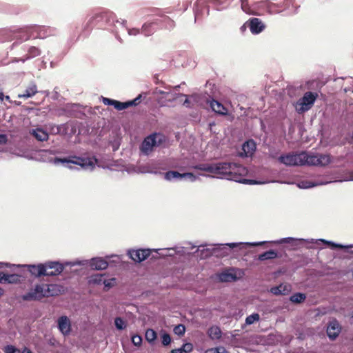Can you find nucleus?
Returning a JSON list of instances; mask_svg holds the SVG:
<instances>
[{"instance_id": "obj_1", "label": "nucleus", "mask_w": 353, "mask_h": 353, "mask_svg": "<svg viewBox=\"0 0 353 353\" xmlns=\"http://www.w3.org/2000/svg\"><path fill=\"white\" fill-rule=\"evenodd\" d=\"M238 164L234 163L220 162L216 163H201L194 167V169L205 171L211 174H219L228 179L239 181V176L234 170L239 168Z\"/></svg>"}, {"instance_id": "obj_2", "label": "nucleus", "mask_w": 353, "mask_h": 353, "mask_svg": "<svg viewBox=\"0 0 353 353\" xmlns=\"http://www.w3.org/2000/svg\"><path fill=\"white\" fill-rule=\"evenodd\" d=\"M57 288L55 285L40 284L37 285L34 289L22 296L23 301H39L43 297L54 296L53 291Z\"/></svg>"}, {"instance_id": "obj_3", "label": "nucleus", "mask_w": 353, "mask_h": 353, "mask_svg": "<svg viewBox=\"0 0 353 353\" xmlns=\"http://www.w3.org/2000/svg\"><path fill=\"white\" fill-rule=\"evenodd\" d=\"M302 154H304V157H302L303 165L325 166L331 161V158L329 154H309L305 152H302Z\"/></svg>"}, {"instance_id": "obj_4", "label": "nucleus", "mask_w": 353, "mask_h": 353, "mask_svg": "<svg viewBox=\"0 0 353 353\" xmlns=\"http://www.w3.org/2000/svg\"><path fill=\"white\" fill-rule=\"evenodd\" d=\"M317 93L307 92L304 94L296 103L295 109L299 114H303L308 111L314 105L316 98Z\"/></svg>"}, {"instance_id": "obj_5", "label": "nucleus", "mask_w": 353, "mask_h": 353, "mask_svg": "<svg viewBox=\"0 0 353 353\" xmlns=\"http://www.w3.org/2000/svg\"><path fill=\"white\" fill-rule=\"evenodd\" d=\"M71 159L68 158H56L55 162H61V163H71L73 164H76L80 165L83 168H93L94 166V163L97 162V159L95 157L93 158H81L79 157L74 156Z\"/></svg>"}, {"instance_id": "obj_6", "label": "nucleus", "mask_w": 353, "mask_h": 353, "mask_svg": "<svg viewBox=\"0 0 353 353\" xmlns=\"http://www.w3.org/2000/svg\"><path fill=\"white\" fill-rule=\"evenodd\" d=\"M302 152L298 154L288 153L285 155H281L278 158V161L287 166H298L303 165Z\"/></svg>"}, {"instance_id": "obj_7", "label": "nucleus", "mask_w": 353, "mask_h": 353, "mask_svg": "<svg viewBox=\"0 0 353 353\" xmlns=\"http://www.w3.org/2000/svg\"><path fill=\"white\" fill-rule=\"evenodd\" d=\"M152 251L155 250L150 249H138L129 251L130 257L135 262H141L148 259Z\"/></svg>"}, {"instance_id": "obj_8", "label": "nucleus", "mask_w": 353, "mask_h": 353, "mask_svg": "<svg viewBox=\"0 0 353 353\" xmlns=\"http://www.w3.org/2000/svg\"><path fill=\"white\" fill-rule=\"evenodd\" d=\"M46 271L45 273L46 276H56L61 274L64 267L63 265L57 261H48L43 264Z\"/></svg>"}, {"instance_id": "obj_9", "label": "nucleus", "mask_w": 353, "mask_h": 353, "mask_svg": "<svg viewBox=\"0 0 353 353\" xmlns=\"http://www.w3.org/2000/svg\"><path fill=\"white\" fill-rule=\"evenodd\" d=\"M247 23L251 32L254 34H259L265 28L264 23L259 18H251L247 21Z\"/></svg>"}, {"instance_id": "obj_10", "label": "nucleus", "mask_w": 353, "mask_h": 353, "mask_svg": "<svg viewBox=\"0 0 353 353\" xmlns=\"http://www.w3.org/2000/svg\"><path fill=\"white\" fill-rule=\"evenodd\" d=\"M142 94H139L132 101H128L126 102H121L117 100H114V107L117 110H123L130 106H137L141 101Z\"/></svg>"}, {"instance_id": "obj_11", "label": "nucleus", "mask_w": 353, "mask_h": 353, "mask_svg": "<svg viewBox=\"0 0 353 353\" xmlns=\"http://www.w3.org/2000/svg\"><path fill=\"white\" fill-rule=\"evenodd\" d=\"M341 332L339 322L334 319L330 322L327 327V334L330 339H335Z\"/></svg>"}, {"instance_id": "obj_12", "label": "nucleus", "mask_w": 353, "mask_h": 353, "mask_svg": "<svg viewBox=\"0 0 353 353\" xmlns=\"http://www.w3.org/2000/svg\"><path fill=\"white\" fill-rule=\"evenodd\" d=\"M164 177L166 180L170 181L174 178H189L192 181L196 180V177L194 174L191 172L183 173L181 174L177 171H168L165 173Z\"/></svg>"}, {"instance_id": "obj_13", "label": "nucleus", "mask_w": 353, "mask_h": 353, "mask_svg": "<svg viewBox=\"0 0 353 353\" xmlns=\"http://www.w3.org/2000/svg\"><path fill=\"white\" fill-rule=\"evenodd\" d=\"M155 146V141L154 137L150 135L145 138L143 141L142 142L140 150L141 151L145 154H148L150 152L152 151L153 148Z\"/></svg>"}, {"instance_id": "obj_14", "label": "nucleus", "mask_w": 353, "mask_h": 353, "mask_svg": "<svg viewBox=\"0 0 353 353\" xmlns=\"http://www.w3.org/2000/svg\"><path fill=\"white\" fill-rule=\"evenodd\" d=\"M58 327L64 335H67L70 332L71 324L66 316H62L58 319Z\"/></svg>"}, {"instance_id": "obj_15", "label": "nucleus", "mask_w": 353, "mask_h": 353, "mask_svg": "<svg viewBox=\"0 0 353 353\" xmlns=\"http://www.w3.org/2000/svg\"><path fill=\"white\" fill-rule=\"evenodd\" d=\"M38 92V88L35 82L28 83L24 92L18 94V98L28 99L34 96Z\"/></svg>"}, {"instance_id": "obj_16", "label": "nucleus", "mask_w": 353, "mask_h": 353, "mask_svg": "<svg viewBox=\"0 0 353 353\" xmlns=\"http://www.w3.org/2000/svg\"><path fill=\"white\" fill-rule=\"evenodd\" d=\"M34 27H27L25 28L19 29L18 31H14L12 32V37L11 39H17L23 41H27L30 38V29Z\"/></svg>"}, {"instance_id": "obj_17", "label": "nucleus", "mask_w": 353, "mask_h": 353, "mask_svg": "<svg viewBox=\"0 0 353 353\" xmlns=\"http://www.w3.org/2000/svg\"><path fill=\"white\" fill-rule=\"evenodd\" d=\"M208 103H210V108L214 112L221 115H226L228 114V109L218 101L212 99L208 101Z\"/></svg>"}, {"instance_id": "obj_18", "label": "nucleus", "mask_w": 353, "mask_h": 353, "mask_svg": "<svg viewBox=\"0 0 353 353\" xmlns=\"http://www.w3.org/2000/svg\"><path fill=\"white\" fill-rule=\"evenodd\" d=\"M28 270L31 273V274L39 277L41 276H46L45 273L46 271V268H45V265L42 263H40L37 265H28Z\"/></svg>"}, {"instance_id": "obj_19", "label": "nucleus", "mask_w": 353, "mask_h": 353, "mask_svg": "<svg viewBox=\"0 0 353 353\" xmlns=\"http://www.w3.org/2000/svg\"><path fill=\"white\" fill-rule=\"evenodd\" d=\"M30 134L39 141H47L49 137L48 134L40 128L31 130Z\"/></svg>"}, {"instance_id": "obj_20", "label": "nucleus", "mask_w": 353, "mask_h": 353, "mask_svg": "<svg viewBox=\"0 0 353 353\" xmlns=\"http://www.w3.org/2000/svg\"><path fill=\"white\" fill-rule=\"evenodd\" d=\"M90 267L93 270H102L108 268V262L101 258H94L90 261Z\"/></svg>"}, {"instance_id": "obj_21", "label": "nucleus", "mask_w": 353, "mask_h": 353, "mask_svg": "<svg viewBox=\"0 0 353 353\" xmlns=\"http://www.w3.org/2000/svg\"><path fill=\"white\" fill-rule=\"evenodd\" d=\"M242 150L245 157H251L256 150L254 141L253 140L247 141L243 144Z\"/></svg>"}, {"instance_id": "obj_22", "label": "nucleus", "mask_w": 353, "mask_h": 353, "mask_svg": "<svg viewBox=\"0 0 353 353\" xmlns=\"http://www.w3.org/2000/svg\"><path fill=\"white\" fill-rule=\"evenodd\" d=\"M290 290V286L284 284H281L279 286L273 287L270 289V292L274 295L288 294Z\"/></svg>"}, {"instance_id": "obj_23", "label": "nucleus", "mask_w": 353, "mask_h": 353, "mask_svg": "<svg viewBox=\"0 0 353 353\" xmlns=\"http://www.w3.org/2000/svg\"><path fill=\"white\" fill-rule=\"evenodd\" d=\"M278 257V253L274 250H270L259 255V260L265 261L268 259H274Z\"/></svg>"}, {"instance_id": "obj_24", "label": "nucleus", "mask_w": 353, "mask_h": 353, "mask_svg": "<svg viewBox=\"0 0 353 353\" xmlns=\"http://www.w3.org/2000/svg\"><path fill=\"white\" fill-rule=\"evenodd\" d=\"M219 279L223 282H230L232 281H235L236 279V276L235 274L231 272L230 271H225L222 272L219 275Z\"/></svg>"}, {"instance_id": "obj_25", "label": "nucleus", "mask_w": 353, "mask_h": 353, "mask_svg": "<svg viewBox=\"0 0 353 353\" xmlns=\"http://www.w3.org/2000/svg\"><path fill=\"white\" fill-rule=\"evenodd\" d=\"M208 333L212 339H219L221 337V329L217 326L211 327Z\"/></svg>"}, {"instance_id": "obj_26", "label": "nucleus", "mask_w": 353, "mask_h": 353, "mask_svg": "<svg viewBox=\"0 0 353 353\" xmlns=\"http://www.w3.org/2000/svg\"><path fill=\"white\" fill-rule=\"evenodd\" d=\"M306 299V295L303 293L297 292L292 295L290 298V301L294 303H301Z\"/></svg>"}, {"instance_id": "obj_27", "label": "nucleus", "mask_w": 353, "mask_h": 353, "mask_svg": "<svg viewBox=\"0 0 353 353\" xmlns=\"http://www.w3.org/2000/svg\"><path fill=\"white\" fill-rule=\"evenodd\" d=\"M20 281V276L16 274H5L4 283H17Z\"/></svg>"}, {"instance_id": "obj_28", "label": "nucleus", "mask_w": 353, "mask_h": 353, "mask_svg": "<svg viewBox=\"0 0 353 353\" xmlns=\"http://www.w3.org/2000/svg\"><path fill=\"white\" fill-rule=\"evenodd\" d=\"M103 274H97L92 275L90 278L89 283L92 284H101L104 280Z\"/></svg>"}, {"instance_id": "obj_29", "label": "nucleus", "mask_w": 353, "mask_h": 353, "mask_svg": "<svg viewBox=\"0 0 353 353\" xmlns=\"http://www.w3.org/2000/svg\"><path fill=\"white\" fill-rule=\"evenodd\" d=\"M157 332L152 329H148L145 332V337L149 343L154 342L157 339Z\"/></svg>"}, {"instance_id": "obj_30", "label": "nucleus", "mask_w": 353, "mask_h": 353, "mask_svg": "<svg viewBox=\"0 0 353 353\" xmlns=\"http://www.w3.org/2000/svg\"><path fill=\"white\" fill-rule=\"evenodd\" d=\"M154 24V23H145L142 26V32L145 35V36H149L150 34H152L153 32V29H152V26Z\"/></svg>"}, {"instance_id": "obj_31", "label": "nucleus", "mask_w": 353, "mask_h": 353, "mask_svg": "<svg viewBox=\"0 0 353 353\" xmlns=\"http://www.w3.org/2000/svg\"><path fill=\"white\" fill-rule=\"evenodd\" d=\"M241 9L243 12L248 14H254V12L252 10L251 7L248 4V0H241Z\"/></svg>"}, {"instance_id": "obj_32", "label": "nucleus", "mask_w": 353, "mask_h": 353, "mask_svg": "<svg viewBox=\"0 0 353 353\" xmlns=\"http://www.w3.org/2000/svg\"><path fill=\"white\" fill-rule=\"evenodd\" d=\"M260 319V315L258 313H254L245 319V323L248 325L253 324L256 321H259Z\"/></svg>"}, {"instance_id": "obj_33", "label": "nucleus", "mask_w": 353, "mask_h": 353, "mask_svg": "<svg viewBox=\"0 0 353 353\" xmlns=\"http://www.w3.org/2000/svg\"><path fill=\"white\" fill-rule=\"evenodd\" d=\"M40 54V50L39 48L32 46L29 48L27 54V58H33Z\"/></svg>"}, {"instance_id": "obj_34", "label": "nucleus", "mask_w": 353, "mask_h": 353, "mask_svg": "<svg viewBox=\"0 0 353 353\" xmlns=\"http://www.w3.org/2000/svg\"><path fill=\"white\" fill-rule=\"evenodd\" d=\"M152 137H154L155 146H159L165 141V137L161 134H154Z\"/></svg>"}, {"instance_id": "obj_35", "label": "nucleus", "mask_w": 353, "mask_h": 353, "mask_svg": "<svg viewBox=\"0 0 353 353\" xmlns=\"http://www.w3.org/2000/svg\"><path fill=\"white\" fill-rule=\"evenodd\" d=\"M114 325L119 330H123L126 327L125 321L121 317L115 318Z\"/></svg>"}, {"instance_id": "obj_36", "label": "nucleus", "mask_w": 353, "mask_h": 353, "mask_svg": "<svg viewBox=\"0 0 353 353\" xmlns=\"http://www.w3.org/2000/svg\"><path fill=\"white\" fill-rule=\"evenodd\" d=\"M3 351L5 353H22V351L12 345H6Z\"/></svg>"}, {"instance_id": "obj_37", "label": "nucleus", "mask_w": 353, "mask_h": 353, "mask_svg": "<svg viewBox=\"0 0 353 353\" xmlns=\"http://www.w3.org/2000/svg\"><path fill=\"white\" fill-rule=\"evenodd\" d=\"M185 327L182 325L179 324L174 327V332L175 334H177L179 336H183L185 334Z\"/></svg>"}, {"instance_id": "obj_38", "label": "nucleus", "mask_w": 353, "mask_h": 353, "mask_svg": "<svg viewBox=\"0 0 353 353\" xmlns=\"http://www.w3.org/2000/svg\"><path fill=\"white\" fill-rule=\"evenodd\" d=\"M325 243L327 244L332 249H334V248H339V249H343L345 248H352L353 246L352 245H350V246H343V245L341 244H337V243H334L333 242H330V241H323Z\"/></svg>"}, {"instance_id": "obj_39", "label": "nucleus", "mask_w": 353, "mask_h": 353, "mask_svg": "<svg viewBox=\"0 0 353 353\" xmlns=\"http://www.w3.org/2000/svg\"><path fill=\"white\" fill-rule=\"evenodd\" d=\"M163 21L166 23V28L172 29L175 26L174 21L168 16L163 17Z\"/></svg>"}, {"instance_id": "obj_40", "label": "nucleus", "mask_w": 353, "mask_h": 353, "mask_svg": "<svg viewBox=\"0 0 353 353\" xmlns=\"http://www.w3.org/2000/svg\"><path fill=\"white\" fill-rule=\"evenodd\" d=\"M161 342L164 346L168 345L171 343V337L169 334L163 333L161 336Z\"/></svg>"}, {"instance_id": "obj_41", "label": "nucleus", "mask_w": 353, "mask_h": 353, "mask_svg": "<svg viewBox=\"0 0 353 353\" xmlns=\"http://www.w3.org/2000/svg\"><path fill=\"white\" fill-rule=\"evenodd\" d=\"M184 353H190L193 350V345L191 343H186L181 347Z\"/></svg>"}, {"instance_id": "obj_42", "label": "nucleus", "mask_w": 353, "mask_h": 353, "mask_svg": "<svg viewBox=\"0 0 353 353\" xmlns=\"http://www.w3.org/2000/svg\"><path fill=\"white\" fill-rule=\"evenodd\" d=\"M132 342L136 346H139L142 342V338L139 335H134L132 337Z\"/></svg>"}, {"instance_id": "obj_43", "label": "nucleus", "mask_w": 353, "mask_h": 353, "mask_svg": "<svg viewBox=\"0 0 353 353\" xmlns=\"http://www.w3.org/2000/svg\"><path fill=\"white\" fill-rule=\"evenodd\" d=\"M102 101H103V103L106 105H114V99L103 97Z\"/></svg>"}, {"instance_id": "obj_44", "label": "nucleus", "mask_w": 353, "mask_h": 353, "mask_svg": "<svg viewBox=\"0 0 353 353\" xmlns=\"http://www.w3.org/2000/svg\"><path fill=\"white\" fill-rule=\"evenodd\" d=\"M314 186V184L309 181H303L301 182V185H299V187L303 188H309Z\"/></svg>"}, {"instance_id": "obj_45", "label": "nucleus", "mask_w": 353, "mask_h": 353, "mask_svg": "<svg viewBox=\"0 0 353 353\" xmlns=\"http://www.w3.org/2000/svg\"><path fill=\"white\" fill-rule=\"evenodd\" d=\"M219 347L209 348L205 350V353H219Z\"/></svg>"}, {"instance_id": "obj_46", "label": "nucleus", "mask_w": 353, "mask_h": 353, "mask_svg": "<svg viewBox=\"0 0 353 353\" xmlns=\"http://www.w3.org/2000/svg\"><path fill=\"white\" fill-rule=\"evenodd\" d=\"M293 241L292 238H284L277 241V243H288Z\"/></svg>"}, {"instance_id": "obj_47", "label": "nucleus", "mask_w": 353, "mask_h": 353, "mask_svg": "<svg viewBox=\"0 0 353 353\" xmlns=\"http://www.w3.org/2000/svg\"><path fill=\"white\" fill-rule=\"evenodd\" d=\"M7 136L6 134H0V143L5 144L7 142Z\"/></svg>"}, {"instance_id": "obj_48", "label": "nucleus", "mask_w": 353, "mask_h": 353, "mask_svg": "<svg viewBox=\"0 0 353 353\" xmlns=\"http://www.w3.org/2000/svg\"><path fill=\"white\" fill-rule=\"evenodd\" d=\"M103 284H104L105 288H107L108 289L112 286L111 281L105 280V279L103 280Z\"/></svg>"}, {"instance_id": "obj_49", "label": "nucleus", "mask_w": 353, "mask_h": 353, "mask_svg": "<svg viewBox=\"0 0 353 353\" xmlns=\"http://www.w3.org/2000/svg\"><path fill=\"white\" fill-rule=\"evenodd\" d=\"M265 242H259V243H248L247 245L250 246V247H254V246H258V245H261L264 243Z\"/></svg>"}, {"instance_id": "obj_50", "label": "nucleus", "mask_w": 353, "mask_h": 353, "mask_svg": "<svg viewBox=\"0 0 353 353\" xmlns=\"http://www.w3.org/2000/svg\"><path fill=\"white\" fill-rule=\"evenodd\" d=\"M171 353H184L182 348L174 349L171 350Z\"/></svg>"}, {"instance_id": "obj_51", "label": "nucleus", "mask_w": 353, "mask_h": 353, "mask_svg": "<svg viewBox=\"0 0 353 353\" xmlns=\"http://www.w3.org/2000/svg\"><path fill=\"white\" fill-rule=\"evenodd\" d=\"M227 246H228L230 248H234L239 245L238 243H227Z\"/></svg>"}, {"instance_id": "obj_52", "label": "nucleus", "mask_w": 353, "mask_h": 353, "mask_svg": "<svg viewBox=\"0 0 353 353\" xmlns=\"http://www.w3.org/2000/svg\"><path fill=\"white\" fill-rule=\"evenodd\" d=\"M248 26L247 21L241 27L240 30L242 32H245Z\"/></svg>"}, {"instance_id": "obj_53", "label": "nucleus", "mask_w": 353, "mask_h": 353, "mask_svg": "<svg viewBox=\"0 0 353 353\" xmlns=\"http://www.w3.org/2000/svg\"><path fill=\"white\" fill-rule=\"evenodd\" d=\"M5 274L0 272V283H4Z\"/></svg>"}, {"instance_id": "obj_54", "label": "nucleus", "mask_w": 353, "mask_h": 353, "mask_svg": "<svg viewBox=\"0 0 353 353\" xmlns=\"http://www.w3.org/2000/svg\"><path fill=\"white\" fill-rule=\"evenodd\" d=\"M9 266V264L7 263H3V262H0V269H3L4 268H7Z\"/></svg>"}, {"instance_id": "obj_55", "label": "nucleus", "mask_w": 353, "mask_h": 353, "mask_svg": "<svg viewBox=\"0 0 353 353\" xmlns=\"http://www.w3.org/2000/svg\"><path fill=\"white\" fill-rule=\"evenodd\" d=\"M219 353H229L224 347H219Z\"/></svg>"}, {"instance_id": "obj_56", "label": "nucleus", "mask_w": 353, "mask_h": 353, "mask_svg": "<svg viewBox=\"0 0 353 353\" xmlns=\"http://www.w3.org/2000/svg\"><path fill=\"white\" fill-rule=\"evenodd\" d=\"M98 17H99V15H95L94 17H92L88 22V24H92L93 23V21L97 18Z\"/></svg>"}, {"instance_id": "obj_57", "label": "nucleus", "mask_w": 353, "mask_h": 353, "mask_svg": "<svg viewBox=\"0 0 353 353\" xmlns=\"http://www.w3.org/2000/svg\"><path fill=\"white\" fill-rule=\"evenodd\" d=\"M244 181H246V182H249L250 184H256V183H258L257 181H254V180H247V179H244Z\"/></svg>"}, {"instance_id": "obj_58", "label": "nucleus", "mask_w": 353, "mask_h": 353, "mask_svg": "<svg viewBox=\"0 0 353 353\" xmlns=\"http://www.w3.org/2000/svg\"><path fill=\"white\" fill-rule=\"evenodd\" d=\"M22 353H32L31 352V350L27 347H24L23 351H22Z\"/></svg>"}, {"instance_id": "obj_59", "label": "nucleus", "mask_w": 353, "mask_h": 353, "mask_svg": "<svg viewBox=\"0 0 353 353\" xmlns=\"http://www.w3.org/2000/svg\"><path fill=\"white\" fill-rule=\"evenodd\" d=\"M3 98H4V95L3 93H0V100L2 101L3 100Z\"/></svg>"}, {"instance_id": "obj_60", "label": "nucleus", "mask_w": 353, "mask_h": 353, "mask_svg": "<svg viewBox=\"0 0 353 353\" xmlns=\"http://www.w3.org/2000/svg\"><path fill=\"white\" fill-rule=\"evenodd\" d=\"M4 290L0 288V296H1L3 294Z\"/></svg>"}, {"instance_id": "obj_61", "label": "nucleus", "mask_w": 353, "mask_h": 353, "mask_svg": "<svg viewBox=\"0 0 353 353\" xmlns=\"http://www.w3.org/2000/svg\"><path fill=\"white\" fill-rule=\"evenodd\" d=\"M206 252H208L207 254H205V256H208L209 255H211V253L209 252V251L207 250Z\"/></svg>"}, {"instance_id": "obj_62", "label": "nucleus", "mask_w": 353, "mask_h": 353, "mask_svg": "<svg viewBox=\"0 0 353 353\" xmlns=\"http://www.w3.org/2000/svg\"><path fill=\"white\" fill-rule=\"evenodd\" d=\"M57 133H59V127H58V126H57Z\"/></svg>"}, {"instance_id": "obj_63", "label": "nucleus", "mask_w": 353, "mask_h": 353, "mask_svg": "<svg viewBox=\"0 0 353 353\" xmlns=\"http://www.w3.org/2000/svg\"><path fill=\"white\" fill-rule=\"evenodd\" d=\"M189 103V101H188V99H186V100L185 101V103Z\"/></svg>"}, {"instance_id": "obj_64", "label": "nucleus", "mask_w": 353, "mask_h": 353, "mask_svg": "<svg viewBox=\"0 0 353 353\" xmlns=\"http://www.w3.org/2000/svg\"><path fill=\"white\" fill-rule=\"evenodd\" d=\"M270 157H271L272 158H276V157H275L274 155H270Z\"/></svg>"}]
</instances>
